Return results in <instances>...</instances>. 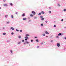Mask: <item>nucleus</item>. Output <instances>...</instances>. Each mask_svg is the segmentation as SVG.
<instances>
[{"instance_id":"nucleus-1","label":"nucleus","mask_w":66,"mask_h":66,"mask_svg":"<svg viewBox=\"0 0 66 66\" xmlns=\"http://www.w3.org/2000/svg\"><path fill=\"white\" fill-rule=\"evenodd\" d=\"M57 45L58 47H60V44L59 43H58L57 44Z\"/></svg>"},{"instance_id":"nucleus-2","label":"nucleus","mask_w":66,"mask_h":66,"mask_svg":"<svg viewBox=\"0 0 66 66\" xmlns=\"http://www.w3.org/2000/svg\"><path fill=\"white\" fill-rule=\"evenodd\" d=\"M32 13L33 15H35L36 14L35 12H34V11H32Z\"/></svg>"},{"instance_id":"nucleus-3","label":"nucleus","mask_w":66,"mask_h":66,"mask_svg":"<svg viewBox=\"0 0 66 66\" xmlns=\"http://www.w3.org/2000/svg\"><path fill=\"white\" fill-rule=\"evenodd\" d=\"M14 28L13 27H11V28H10V30H14Z\"/></svg>"},{"instance_id":"nucleus-4","label":"nucleus","mask_w":66,"mask_h":66,"mask_svg":"<svg viewBox=\"0 0 66 66\" xmlns=\"http://www.w3.org/2000/svg\"><path fill=\"white\" fill-rule=\"evenodd\" d=\"M7 4H4V6H7Z\"/></svg>"},{"instance_id":"nucleus-5","label":"nucleus","mask_w":66,"mask_h":66,"mask_svg":"<svg viewBox=\"0 0 66 66\" xmlns=\"http://www.w3.org/2000/svg\"><path fill=\"white\" fill-rule=\"evenodd\" d=\"M45 33L47 34H49V32H47V31H45Z\"/></svg>"},{"instance_id":"nucleus-6","label":"nucleus","mask_w":66,"mask_h":66,"mask_svg":"<svg viewBox=\"0 0 66 66\" xmlns=\"http://www.w3.org/2000/svg\"><path fill=\"white\" fill-rule=\"evenodd\" d=\"M26 19H27V18H24L23 19V20H26Z\"/></svg>"},{"instance_id":"nucleus-7","label":"nucleus","mask_w":66,"mask_h":66,"mask_svg":"<svg viewBox=\"0 0 66 66\" xmlns=\"http://www.w3.org/2000/svg\"><path fill=\"white\" fill-rule=\"evenodd\" d=\"M10 5H11V6H13V4L11 3H10Z\"/></svg>"},{"instance_id":"nucleus-8","label":"nucleus","mask_w":66,"mask_h":66,"mask_svg":"<svg viewBox=\"0 0 66 66\" xmlns=\"http://www.w3.org/2000/svg\"><path fill=\"white\" fill-rule=\"evenodd\" d=\"M22 16L24 17V16H25V13H23L22 14Z\"/></svg>"},{"instance_id":"nucleus-9","label":"nucleus","mask_w":66,"mask_h":66,"mask_svg":"<svg viewBox=\"0 0 66 66\" xmlns=\"http://www.w3.org/2000/svg\"><path fill=\"white\" fill-rule=\"evenodd\" d=\"M41 13L42 14H45V12L43 11H42Z\"/></svg>"},{"instance_id":"nucleus-10","label":"nucleus","mask_w":66,"mask_h":66,"mask_svg":"<svg viewBox=\"0 0 66 66\" xmlns=\"http://www.w3.org/2000/svg\"><path fill=\"white\" fill-rule=\"evenodd\" d=\"M30 16H31V17H33V16H34V15L32 14H30Z\"/></svg>"},{"instance_id":"nucleus-11","label":"nucleus","mask_w":66,"mask_h":66,"mask_svg":"<svg viewBox=\"0 0 66 66\" xmlns=\"http://www.w3.org/2000/svg\"><path fill=\"white\" fill-rule=\"evenodd\" d=\"M24 38L26 39H28V37L27 36H26V37H25Z\"/></svg>"},{"instance_id":"nucleus-12","label":"nucleus","mask_w":66,"mask_h":66,"mask_svg":"<svg viewBox=\"0 0 66 66\" xmlns=\"http://www.w3.org/2000/svg\"><path fill=\"white\" fill-rule=\"evenodd\" d=\"M62 35V34L60 33L58 34V36H60V35Z\"/></svg>"},{"instance_id":"nucleus-13","label":"nucleus","mask_w":66,"mask_h":66,"mask_svg":"<svg viewBox=\"0 0 66 66\" xmlns=\"http://www.w3.org/2000/svg\"><path fill=\"white\" fill-rule=\"evenodd\" d=\"M42 14V13H40L38 14V15H40Z\"/></svg>"},{"instance_id":"nucleus-14","label":"nucleus","mask_w":66,"mask_h":66,"mask_svg":"<svg viewBox=\"0 0 66 66\" xmlns=\"http://www.w3.org/2000/svg\"><path fill=\"white\" fill-rule=\"evenodd\" d=\"M7 15H6L5 16V17H6V18H7Z\"/></svg>"},{"instance_id":"nucleus-15","label":"nucleus","mask_w":66,"mask_h":66,"mask_svg":"<svg viewBox=\"0 0 66 66\" xmlns=\"http://www.w3.org/2000/svg\"><path fill=\"white\" fill-rule=\"evenodd\" d=\"M36 42H37L38 43V42H39L38 40V39L36 40Z\"/></svg>"},{"instance_id":"nucleus-16","label":"nucleus","mask_w":66,"mask_h":66,"mask_svg":"<svg viewBox=\"0 0 66 66\" xmlns=\"http://www.w3.org/2000/svg\"><path fill=\"white\" fill-rule=\"evenodd\" d=\"M49 13L50 14H51V11H49Z\"/></svg>"},{"instance_id":"nucleus-17","label":"nucleus","mask_w":66,"mask_h":66,"mask_svg":"<svg viewBox=\"0 0 66 66\" xmlns=\"http://www.w3.org/2000/svg\"><path fill=\"white\" fill-rule=\"evenodd\" d=\"M11 18H13V17H14V16H13V15H11Z\"/></svg>"},{"instance_id":"nucleus-18","label":"nucleus","mask_w":66,"mask_h":66,"mask_svg":"<svg viewBox=\"0 0 66 66\" xmlns=\"http://www.w3.org/2000/svg\"><path fill=\"white\" fill-rule=\"evenodd\" d=\"M20 43H21V42H19L18 43V44H20Z\"/></svg>"},{"instance_id":"nucleus-19","label":"nucleus","mask_w":66,"mask_h":66,"mask_svg":"<svg viewBox=\"0 0 66 66\" xmlns=\"http://www.w3.org/2000/svg\"><path fill=\"white\" fill-rule=\"evenodd\" d=\"M3 35H6V33H3Z\"/></svg>"},{"instance_id":"nucleus-20","label":"nucleus","mask_w":66,"mask_h":66,"mask_svg":"<svg viewBox=\"0 0 66 66\" xmlns=\"http://www.w3.org/2000/svg\"><path fill=\"white\" fill-rule=\"evenodd\" d=\"M26 36H29V35L28 34H26Z\"/></svg>"},{"instance_id":"nucleus-21","label":"nucleus","mask_w":66,"mask_h":66,"mask_svg":"<svg viewBox=\"0 0 66 66\" xmlns=\"http://www.w3.org/2000/svg\"><path fill=\"white\" fill-rule=\"evenodd\" d=\"M43 36H45V34H43Z\"/></svg>"},{"instance_id":"nucleus-22","label":"nucleus","mask_w":66,"mask_h":66,"mask_svg":"<svg viewBox=\"0 0 66 66\" xmlns=\"http://www.w3.org/2000/svg\"><path fill=\"white\" fill-rule=\"evenodd\" d=\"M45 43V42H42V43H41V44H44Z\"/></svg>"},{"instance_id":"nucleus-23","label":"nucleus","mask_w":66,"mask_h":66,"mask_svg":"<svg viewBox=\"0 0 66 66\" xmlns=\"http://www.w3.org/2000/svg\"><path fill=\"white\" fill-rule=\"evenodd\" d=\"M54 28H55V27H56V25H54Z\"/></svg>"},{"instance_id":"nucleus-24","label":"nucleus","mask_w":66,"mask_h":66,"mask_svg":"<svg viewBox=\"0 0 66 66\" xmlns=\"http://www.w3.org/2000/svg\"><path fill=\"white\" fill-rule=\"evenodd\" d=\"M41 20H44V18H42Z\"/></svg>"},{"instance_id":"nucleus-25","label":"nucleus","mask_w":66,"mask_h":66,"mask_svg":"<svg viewBox=\"0 0 66 66\" xmlns=\"http://www.w3.org/2000/svg\"><path fill=\"white\" fill-rule=\"evenodd\" d=\"M41 26H43L44 24H41Z\"/></svg>"},{"instance_id":"nucleus-26","label":"nucleus","mask_w":66,"mask_h":66,"mask_svg":"<svg viewBox=\"0 0 66 66\" xmlns=\"http://www.w3.org/2000/svg\"><path fill=\"white\" fill-rule=\"evenodd\" d=\"M20 32H22V30H20Z\"/></svg>"},{"instance_id":"nucleus-27","label":"nucleus","mask_w":66,"mask_h":66,"mask_svg":"<svg viewBox=\"0 0 66 66\" xmlns=\"http://www.w3.org/2000/svg\"><path fill=\"white\" fill-rule=\"evenodd\" d=\"M13 51H11V53H13Z\"/></svg>"},{"instance_id":"nucleus-28","label":"nucleus","mask_w":66,"mask_h":66,"mask_svg":"<svg viewBox=\"0 0 66 66\" xmlns=\"http://www.w3.org/2000/svg\"><path fill=\"white\" fill-rule=\"evenodd\" d=\"M16 31H17V32H18V31H19V30H18V29H16Z\"/></svg>"},{"instance_id":"nucleus-29","label":"nucleus","mask_w":66,"mask_h":66,"mask_svg":"<svg viewBox=\"0 0 66 66\" xmlns=\"http://www.w3.org/2000/svg\"><path fill=\"white\" fill-rule=\"evenodd\" d=\"M39 47V46H37V48H38Z\"/></svg>"},{"instance_id":"nucleus-30","label":"nucleus","mask_w":66,"mask_h":66,"mask_svg":"<svg viewBox=\"0 0 66 66\" xmlns=\"http://www.w3.org/2000/svg\"><path fill=\"white\" fill-rule=\"evenodd\" d=\"M49 10H51V7H50L49 8Z\"/></svg>"},{"instance_id":"nucleus-31","label":"nucleus","mask_w":66,"mask_h":66,"mask_svg":"<svg viewBox=\"0 0 66 66\" xmlns=\"http://www.w3.org/2000/svg\"><path fill=\"white\" fill-rule=\"evenodd\" d=\"M19 38H21V36H19Z\"/></svg>"},{"instance_id":"nucleus-32","label":"nucleus","mask_w":66,"mask_h":66,"mask_svg":"<svg viewBox=\"0 0 66 66\" xmlns=\"http://www.w3.org/2000/svg\"><path fill=\"white\" fill-rule=\"evenodd\" d=\"M11 34H12V35H13L14 34V33L12 32L11 33Z\"/></svg>"},{"instance_id":"nucleus-33","label":"nucleus","mask_w":66,"mask_h":66,"mask_svg":"<svg viewBox=\"0 0 66 66\" xmlns=\"http://www.w3.org/2000/svg\"><path fill=\"white\" fill-rule=\"evenodd\" d=\"M58 6H60V4H58Z\"/></svg>"},{"instance_id":"nucleus-34","label":"nucleus","mask_w":66,"mask_h":66,"mask_svg":"<svg viewBox=\"0 0 66 66\" xmlns=\"http://www.w3.org/2000/svg\"><path fill=\"white\" fill-rule=\"evenodd\" d=\"M3 1L4 2H5V1H6L5 0H3Z\"/></svg>"},{"instance_id":"nucleus-35","label":"nucleus","mask_w":66,"mask_h":66,"mask_svg":"<svg viewBox=\"0 0 66 66\" xmlns=\"http://www.w3.org/2000/svg\"><path fill=\"white\" fill-rule=\"evenodd\" d=\"M64 11H66V9H64Z\"/></svg>"},{"instance_id":"nucleus-36","label":"nucleus","mask_w":66,"mask_h":66,"mask_svg":"<svg viewBox=\"0 0 66 66\" xmlns=\"http://www.w3.org/2000/svg\"><path fill=\"white\" fill-rule=\"evenodd\" d=\"M24 45H26V42L24 43Z\"/></svg>"},{"instance_id":"nucleus-37","label":"nucleus","mask_w":66,"mask_h":66,"mask_svg":"<svg viewBox=\"0 0 66 66\" xmlns=\"http://www.w3.org/2000/svg\"><path fill=\"white\" fill-rule=\"evenodd\" d=\"M26 43H27V44H29V42H26Z\"/></svg>"},{"instance_id":"nucleus-38","label":"nucleus","mask_w":66,"mask_h":66,"mask_svg":"<svg viewBox=\"0 0 66 66\" xmlns=\"http://www.w3.org/2000/svg\"><path fill=\"white\" fill-rule=\"evenodd\" d=\"M43 17L42 16H40V18H43Z\"/></svg>"},{"instance_id":"nucleus-39","label":"nucleus","mask_w":66,"mask_h":66,"mask_svg":"<svg viewBox=\"0 0 66 66\" xmlns=\"http://www.w3.org/2000/svg\"><path fill=\"white\" fill-rule=\"evenodd\" d=\"M46 22V23H47V22H48V21H45Z\"/></svg>"},{"instance_id":"nucleus-40","label":"nucleus","mask_w":66,"mask_h":66,"mask_svg":"<svg viewBox=\"0 0 66 66\" xmlns=\"http://www.w3.org/2000/svg\"><path fill=\"white\" fill-rule=\"evenodd\" d=\"M61 21H63V19H62L61 20Z\"/></svg>"},{"instance_id":"nucleus-41","label":"nucleus","mask_w":66,"mask_h":66,"mask_svg":"<svg viewBox=\"0 0 66 66\" xmlns=\"http://www.w3.org/2000/svg\"><path fill=\"white\" fill-rule=\"evenodd\" d=\"M22 42H24V40H22Z\"/></svg>"},{"instance_id":"nucleus-42","label":"nucleus","mask_w":66,"mask_h":66,"mask_svg":"<svg viewBox=\"0 0 66 66\" xmlns=\"http://www.w3.org/2000/svg\"><path fill=\"white\" fill-rule=\"evenodd\" d=\"M51 42H53V40H52L51 41Z\"/></svg>"},{"instance_id":"nucleus-43","label":"nucleus","mask_w":66,"mask_h":66,"mask_svg":"<svg viewBox=\"0 0 66 66\" xmlns=\"http://www.w3.org/2000/svg\"><path fill=\"white\" fill-rule=\"evenodd\" d=\"M9 22H7V23H9Z\"/></svg>"},{"instance_id":"nucleus-44","label":"nucleus","mask_w":66,"mask_h":66,"mask_svg":"<svg viewBox=\"0 0 66 66\" xmlns=\"http://www.w3.org/2000/svg\"><path fill=\"white\" fill-rule=\"evenodd\" d=\"M27 39H25V40H27Z\"/></svg>"},{"instance_id":"nucleus-45","label":"nucleus","mask_w":66,"mask_h":66,"mask_svg":"<svg viewBox=\"0 0 66 66\" xmlns=\"http://www.w3.org/2000/svg\"><path fill=\"white\" fill-rule=\"evenodd\" d=\"M33 40H31V42H33Z\"/></svg>"},{"instance_id":"nucleus-46","label":"nucleus","mask_w":66,"mask_h":66,"mask_svg":"<svg viewBox=\"0 0 66 66\" xmlns=\"http://www.w3.org/2000/svg\"><path fill=\"white\" fill-rule=\"evenodd\" d=\"M15 14H17V12H16V13H15Z\"/></svg>"},{"instance_id":"nucleus-47","label":"nucleus","mask_w":66,"mask_h":66,"mask_svg":"<svg viewBox=\"0 0 66 66\" xmlns=\"http://www.w3.org/2000/svg\"><path fill=\"white\" fill-rule=\"evenodd\" d=\"M35 38H37V37H35Z\"/></svg>"},{"instance_id":"nucleus-48","label":"nucleus","mask_w":66,"mask_h":66,"mask_svg":"<svg viewBox=\"0 0 66 66\" xmlns=\"http://www.w3.org/2000/svg\"><path fill=\"white\" fill-rule=\"evenodd\" d=\"M35 19H36V17H35Z\"/></svg>"},{"instance_id":"nucleus-49","label":"nucleus","mask_w":66,"mask_h":66,"mask_svg":"<svg viewBox=\"0 0 66 66\" xmlns=\"http://www.w3.org/2000/svg\"><path fill=\"white\" fill-rule=\"evenodd\" d=\"M65 39H66V37L65 38Z\"/></svg>"},{"instance_id":"nucleus-50","label":"nucleus","mask_w":66,"mask_h":66,"mask_svg":"<svg viewBox=\"0 0 66 66\" xmlns=\"http://www.w3.org/2000/svg\"><path fill=\"white\" fill-rule=\"evenodd\" d=\"M1 9V7H0V10Z\"/></svg>"},{"instance_id":"nucleus-51","label":"nucleus","mask_w":66,"mask_h":66,"mask_svg":"<svg viewBox=\"0 0 66 66\" xmlns=\"http://www.w3.org/2000/svg\"><path fill=\"white\" fill-rule=\"evenodd\" d=\"M3 29H4V28H3Z\"/></svg>"},{"instance_id":"nucleus-52","label":"nucleus","mask_w":66,"mask_h":66,"mask_svg":"<svg viewBox=\"0 0 66 66\" xmlns=\"http://www.w3.org/2000/svg\"><path fill=\"white\" fill-rule=\"evenodd\" d=\"M46 37H48V36H46Z\"/></svg>"}]
</instances>
